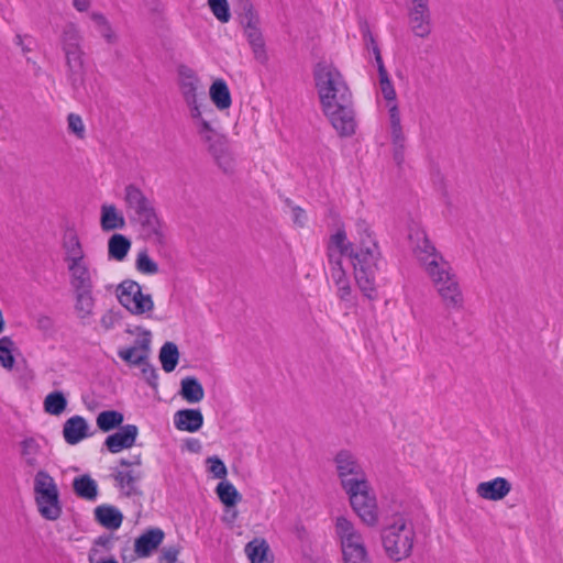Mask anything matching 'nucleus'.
<instances>
[{
	"mask_svg": "<svg viewBox=\"0 0 563 563\" xmlns=\"http://www.w3.org/2000/svg\"><path fill=\"white\" fill-rule=\"evenodd\" d=\"M327 255H328V263L332 264V263L342 261V257L344 255L349 256V252H341V251L332 250V247H328Z\"/></svg>",
	"mask_w": 563,
	"mask_h": 563,
	"instance_id": "nucleus-60",
	"label": "nucleus"
},
{
	"mask_svg": "<svg viewBox=\"0 0 563 563\" xmlns=\"http://www.w3.org/2000/svg\"><path fill=\"white\" fill-rule=\"evenodd\" d=\"M334 89H331L332 98L320 100L323 113L329 118L332 126L341 136H350L355 132V119L352 101V92L344 80L340 79Z\"/></svg>",
	"mask_w": 563,
	"mask_h": 563,
	"instance_id": "nucleus-3",
	"label": "nucleus"
},
{
	"mask_svg": "<svg viewBox=\"0 0 563 563\" xmlns=\"http://www.w3.org/2000/svg\"><path fill=\"white\" fill-rule=\"evenodd\" d=\"M409 23L415 35L427 37L431 33V16L428 2H417L409 12Z\"/></svg>",
	"mask_w": 563,
	"mask_h": 563,
	"instance_id": "nucleus-18",
	"label": "nucleus"
},
{
	"mask_svg": "<svg viewBox=\"0 0 563 563\" xmlns=\"http://www.w3.org/2000/svg\"><path fill=\"white\" fill-rule=\"evenodd\" d=\"M124 416L117 410H104L97 416V426L102 432H110L122 427Z\"/></svg>",
	"mask_w": 563,
	"mask_h": 563,
	"instance_id": "nucleus-35",
	"label": "nucleus"
},
{
	"mask_svg": "<svg viewBox=\"0 0 563 563\" xmlns=\"http://www.w3.org/2000/svg\"><path fill=\"white\" fill-rule=\"evenodd\" d=\"M143 338L137 339L133 346L120 349L118 355L130 365H141L148 358L151 351V331L143 330Z\"/></svg>",
	"mask_w": 563,
	"mask_h": 563,
	"instance_id": "nucleus-14",
	"label": "nucleus"
},
{
	"mask_svg": "<svg viewBox=\"0 0 563 563\" xmlns=\"http://www.w3.org/2000/svg\"><path fill=\"white\" fill-rule=\"evenodd\" d=\"M114 479L118 482L120 487H122V488L128 487V490L125 493L126 496L142 494L135 486V483L139 479H141V473L134 474L132 471H129V472L120 471L114 475Z\"/></svg>",
	"mask_w": 563,
	"mask_h": 563,
	"instance_id": "nucleus-40",
	"label": "nucleus"
},
{
	"mask_svg": "<svg viewBox=\"0 0 563 563\" xmlns=\"http://www.w3.org/2000/svg\"><path fill=\"white\" fill-rule=\"evenodd\" d=\"M67 404L68 401L64 393L55 390L45 397L43 406L46 413L59 416L65 411Z\"/></svg>",
	"mask_w": 563,
	"mask_h": 563,
	"instance_id": "nucleus-38",
	"label": "nucleus"
},
{
	"mask_svg": "<svg viewBox=\"0 0 563 563\" xmlns=\"http://www.w3.org/2000/svg\"><path fill=\"white\" fill-rule=\"evenodd\" d=\"M62 247L65 252V262L68 265L85 262V252L77 231L68 227L62 236Z\"/></svg>",
	"mask_w": 563,
	"mask_h": 563,
	"instance_id": "nucleus-16",
	"label": "nucleus"
},
{
	"mask_svg": "<svg viewBox=\"0 0 563 563\" xmlns=\"http://www.w3.org/2000/svg\"><path fill=\"white\" fill-rule=\"evenodd\" d=\"M99 33L110 44L117 41V35L114 34L108 22L104 24V26H100Z\"/></svg>",
	"mask_w": 563,
	"mask_h": 563,
	"instance_id": "nucleus-58",
	"label": "nucleus"
},
{
	"mask_svg": "<svg viewBox=\"0 0 563 563\" xmlns=\"http://www.w3.org/2000/svg\"><path fill=\"white\" fill-rule=\"evenodd\" d=\"M511 492V483L505 477H496L482 482L476 487V494L486 500L498 501Z\"/></svg>",
	"mask_w": 563,
	"mask_h": 563,
	"instance_id": "nucleus-17",
	"label": "nucleus"
},
{
	"mask_svg": "<svg viewBox=\"0 0 563 563\" xmlns=\"http://www.w3.org/2000/svg\"><path fill=\"white\" fill-rule=\"evenodd\" d=\"M373 54L375 55V62L377 64L378 76L387 74V70L385 68V65H384V62H383V58H382V55H380V49H379L378 46L374 47Z\"/></svg>",
	"mask_w": 563,
	"mask_h": 563,
	"instance_id": "nucleus-63",
	"label": "nucleus"
},
{
	"mask_svg": "<svg viewBox=\"0 0 563 563\" xmlns=\"http://www.w3.org/2000/svg\"><path fill=\"white\" fill-rule=\"evenodd\" d=\"M100 225L104 232L123 229L125 227V219L114 205H102Z\"/></svg>",
	"mask_w": 563,
	"mask_h": 563,
	"instance_id": "nucleus-29",
	"label": "nucleus"
},
{
	"mask_svg": "<svg viewBox=\"0 0 563 563\" xmlns=\"http://www.w3.org/2000/svg\"><path fill=\"white\" fill-rule=\"evenodd\" d=\"M356 230L360 238L355 250L349 257L354 267L356 284L363 295L369 300L377 298L376 273L382 268L383 258L376 240L372 236L366 221L358 220Z\"/></svg>",
	"mask_w": 563,
	"mask_h": 563,
	"instance_id": "nucleus-1",
	"label": "nucleus"
},
{
	"mask_svg": "<svg viewBox=\"0 0 563 563\" xmlns=\"http://www.w3.org/2000/svg\"><path fill=\"white\" fill-rule=\"evenodd\" d=\"M63 52L65 53V58H76L79 56L84 57V52L81 49V44L73 43V44H63Z\"/></svg>",
	"mask_w": 563,
	"mask_h": 563,
	"instance_id": "nucleus-54",
	"label": "nucleus"
},
{
	"mask_svg": "<svg viewBox=\"0 0 563 563\" xmlns=\"http://www.w3.org/2000/svg\"><path fill=\"white\" fill-rule=\"evenodd\" d=\"M140 366H142V374H143V377L145 378V380L147 382V384L151 387L156 388L158 385L157 369L151 363H148L147 360L145 361V363L141 364Z\"/></svg>",
	"mask_w": 563,
	"mask_h": 563,
	"instance_id": "nucleus-52",
	"label": "nucleus"
},
{
	"mask_svg": "<svg viewBox=\"0 0 563 563\" xmlns=\"http://www.w3.org/2000/svg\"><path fill=\"white\" fill-rule=\"evenodd\" d=\"M67 80L75 93L85 88L86 64L82 56L66 59Z\"/></svg>",
	"mask_w": 563,
	"mask_h": 563,
	"instance_id": "nucleus-24",
	"label": "nucleus"
},
{
	"mask_svg": "<svg viewBox=\"0 0 563 563\" xmlns=\"http://www.w3.org/2000/svg\"><path fill=\"white\" fill-rule=\"evenodd\" d=\"M76 297L75 309L79 318H86L91 314L95 299L92 297V289L74 291Z\"/></svg>",
	"mask_w": 563,
	"mask_h": 563,
	"instance_id": "nucleus-39",
	"label": "nucleus"
},
{
	"mask_svg": "<svg viewBox=\"0 0 563 563\" xmlns=\"http://www.w3.org/2000/svg\"><path fill=\"white\" fill-rule=\"evenodd\" d=\"M131 245V240L128 236L121 233L112 234L108 240V257L122 262L126 257Z\"/></svg>",
	"mask_w": 563,
	"mask_h": 563,
	"instance_id": "nucleus-30",
	"label": "nucleus"
},
{
	"mask_svg": "<svg viewBox=\"0 0 563 563\" xmlns=\"http://www.w3.org/2000/svg\"><path fill=\"white\" fill-rule=\"evenodd\" d=\"M14 350V342L10 336H2L0 339V366L5 369H12L15 364V358L12 354Z\"/></svg>",
	"mask_w": 563,
	"mask_h": 563,
	"instance_id": "nucleus-41",
	"label": "nucleus"
},
{
	"mask_svg": "<svg viewBox=\"0 0 563 563\" xmlns=\"http://www.w3.org/2000/svg\"><path fill=\"white\" fill-rule=\"evenodd\" d=\"M187 106L190 110V117L195 122L203 119L201 103L198 102V99L195 100V103H187Z\"/></svg>",
	"mask_w": 563,
	"mask_h": 563,
	"instance_id": "nucleus-59",
	"label": "nucleus"
},
{
	"mask_svg": "<svg viewBox=\"0 0 563 563\" xmlns=\"http://www.w3.org/2000/svg\"><path fill=\"white\" fill-rule=\"evenodd\" d=\"M139 434V428L135 424H125L104 440V445L111 453H119L124 449L134 445Z\"/></svg>",
	"mask_w": 563,
	"mask_h": 563,
	"instance_id": "nucleus-15",
	"label": "nucleus"
},
{
	"mask_svg": "<svg viewBox=\"0 0 563 563\" xmlns=\"http://www.w3.org/2000/svg\"><path fill=\"white\" fill-rule=\"evenodd\" d=\"M216 492L221 503L227 507H234L242 499V495L235 486L228 481L220 482Z\"/></svg>",
	"mask_w": 563,
	"mask_h": 563,
	"instance_id": "nucleus-37",
	"label": "nucleus"
},
{
	"mask_svg": "<svg viewBox=\"0 0 563 563\" xmlns=\"http://www.w3.org/2000/svg\"><path fill=\"white\" fill-rule=\"evenodd\" d=\"M335 531L341 539L342 547L347 545V543L358 542L362 539L361 534L354 529L353 523L345 517L336 518Z\"/></svg>",
	"mask_w": 563,
	"mask_h": 563,
	"instance_id": "nucleus-33",
	"label": "nucleus"
},
{
	"mask_svg": "<svg viewBox=\"0 0 563 563\" xmlns=\"http://www.w3.org/2000/svg\"><path fill=\"white\" fill-rule=\"evenodd\" d=\"M179 77V89L186 103H195L198 99L199 78L195 71L186 65H180L177 69Z\"/></svg>",
	"mask_w": 563,
	"mask_h": 563,
	"instance_id": "nucleus-21",
	"label": "nucleus"
},
{
	"mask_svg": "<svg viewBox=\"0 0 563 563\" xmlns=\"http://www.w3.org/2000/svg\"><path fill=\"white\" fill-rule=\"evenodd\" d=\"M415 530L402 516L382 531V543L387 556L393 561L408 558L413 547Z\"/></svg>",
	"mask_w": 563,
	"mask_h": 563,
	"instance_id": "nucleus-4",
	"label": "nucleus"
},
{
	"mask_svg": "<svg viewBox=\"0 0 563 563\" xmlns=\"http://www.w3.org/2000/svg\"><path fill=\"white\" fill-rule=\"evenodd\" d=\"M214 16L222 23H227L230 18L229 2H208Z\"/></svg>",
	"mask_w": 563,
	"mask_h": 563,
	"instance_id": "nucleus-48",
	"label": "nucleus"
},
{
	"mask_svg": "<svg viewBox=\"0 0 563 563\" xmlns=\"http://www.w3.org/2000/svg\"><path fill=\"white\" fill-rule=\"evenodd\" d=\"M331 277H332L333 282L335 283L336 287L349 283V279L346 277L344 269L338 268L336 271L332 272Z\"/></svg>",
	"mask_w": 563,
	"mask_h": 563,
	"instance_id": "nucleus-62",
	"label": "nucleus"
},
{
	"mask_svg": "<svg viewBox=\"0 0 563 563\" xmlns=\"http://www.w3.org/2000/svg\"><path fill=\"white\" fill-rule=\"evenodd\" d=\"M388 113L390 122V133L402 132L400 112L396 101H393V104L388 109Z\"/></svg>",
	"mask_w": 563,
	"mask_h": 563,
	"instance_id": "nucleus-51",
	"label": "nucleus"
},
{
	"mask_svg": "<svg viewBox=\"0 0 563 563\" xmlns=\"http://www.w3.org/2000/svg\"><path fill=\"white\" fill-rule=\"evenodd\" d=\"M292 220L299 227H303L306 223V220H307L306 211L298 206L294 207L292 208Z\"/></svg>",
	"mask_w": 563,
	"mask_h": 563,
	"instance_id": "nucleus-57",
	"label": "nucleus"
},
{
	"mask_svg": "<svg viewBox=\"0 0 563 563\" xmlns=\"http://www.w3.org/2000/svg\"><path fill=\"white\" fill-rule=\"evenodd\" d=\"M197 132L203 143L208 142V139H213L219 133L211 126V123L206 118L195 122Z\"/></svg>",
	"mask_w": 563,
	"mask_h": 563,
	"instance_id": "nucleus-46",
	"label": "nucleus"
},
{
	"mask_svg": "<svg viewBox=\"0 0 563 563\" xmlns=\"http://www.w3.org/2000/svg\"><path fill=\"white\" fill-rule=\"evenodd\" d=\"M207 463L210 464L209 471L216 478L224 479L228 474V470L223 461L218 456H210L207 459Z\"/></svg>",
	"mask_w": 563,
	"mask_h": 563,
	"instance_id": "nucleus-47",
	"label": "nucleus"
},
{
	"mask_svg": "<svg viewBox=\"0 0 563 563\" xmlns=\"http://www.w3.org/2000/svg\"><path fill=\"white\" fill-rule=\"evenodd\" d=\"M179 553H180V547H178V545L165 547L162 550L159 561L166 562V563H178L177 559H178Z\"/></svg>",
	"mask_w": 563,
	"mask_h": 563,
	"instance_id": "nucleus-53",
	"label": "nucleus"
},
{
	"mask_svg": "<svg viewBox=\"0 0 563 563\" xmlns=\"http://www.w3.org/2000/svg\"><path fill=\"white\" fill-rule=\"evenodd\" d=\"M361 31H362L366 47L372 48V51L374 52V47L378 46V45L369 30L368 23L366 21L361 24Z\"/></svg>",
	"mask_w": 563,
	"mask_h": 563,
	"instance_id": "nucleus-55",
	"label": "nucleus"
},
{
	"mask_svg": "<svg viewBox=\"0 0 563 563\" xmlns=\"http://www.w3.org/2000/svg\"><path fill=\"white\" fill-rule=\"evenodd\" d=\"M73 489L77 497L88 501H95L99 493L97 482L88 474L75 477Z\"/></svg>",
	"mask_w": 563,
	"mask_h": 563,
	"instance_id": "nucleus-27",
	"label": "nucleus"
},
{
	"mask_svg": "<svg viewBox=\"0 0 563 563\" xmlns=\"http://www.w3.org/2000/svg\"><path fill=\"white\" fill-rule=\"evenodd\" d=\"M124 205L128 219L137 227L143 240L156 246L166 245V224L159 218L154 201L136 185L124 188Z\"/></svg>",
	"mask_w": 563,
	"mask_h": 563,
	"instance_id": "nucleus-2",
	"label": "nucleus"
},
{
	"mask_svg": "<svg viewBox=\"0 0 563 563\" xmlns=\"http://www.w3.org/2000/svg\"><path fill=\"white\" fill-rule=\"evenodd\" d=\"M211 101L219 110L230 108L232 103L231 93L227 82L223 79H217L209 89Z\"/></svg>",
	"mask_w": 563,
	"mask_h": 563,
	"instance_id": "nucleus-31",
	"label": "nucleus"
},
{
	"mask_svg": "<svg viewBox=\"0 0 563 563\" xmlns=\"http://www.w3.org/2000/svg\"><path fill=\"white\" fill-rule=\"evenodd\" d=\"M345 494L352 509L367 526L374 527L378 522L377 500L368 481L347 483L344 485Z\"/></svg>",
	"mask_w": 563,
	"mask_h": 563,
	"instance_id": "nucleus-6",
	"label": "nucleus"
},
{
	"mask_svg": "<svg viewBox=\"0 0 563 563\" xmlns=\"http://www.w3.org/2000/svg\"><path fill=\"white\" fill-rule=\"evenodd\" d=\"M67 269L70 275V286L74 291L93 288L89 267L86 262L68 265Z\"/></svg>",
	"mask_w": 563,
	"mask_h": 563,
	"instance_id": "nucleus-25",
	"label": "nucleus"
},
{
	"mask_svg": "<svg viewBox=\"0 0 563 563\" xmlns=\"http://www.w3.org/2000/svg\"><path fill=\"white\" fill-rule=\"evenodd\" d=\"M34 493L37 510L51 521L57 520L62 512L59 493L54 478L46 471H38L34 477Z\"/></svg>",
	"mask_w": 563,
	"mask_h": 563,
	"instance_id": "nucleus-5",
	"label": "nucleus"
},
{
	"mask_svg": "<svg viewBox=\"0 0 563 563\" xmlns=\"http://www.w3.org/2000/svg\"><path fill=\"white\" fill-rule=\"evenodd\" d=\"M328 247L349 253L351 250H354L352 243L347 241L346 233L343 228L338 229V231L331 235Z\"/></svg>",
	"mask_w": 563,
	"mask_h": 563,
	"instance_id": "nucleus-44",
	"label": "nucleus"
},
{
	"mask_svg": "<svg viewBox=\"0 0 563 563\" xmlns=\"http://www.w3.org/2000/svg\"><path fill=\"white\" fill-rule=\"evenodd\" d=\"M313 80L320 100L332 98L331 89L336 87V82L343 78L340 70L331 63L319 62L313 67Z\"/></svg>",
	"mask_w": 563,
	"mask_h": 563,
	"instance_id": "nucleus-12",
	"label": "nucleus"
},
{
	"mask_svg": "<svg viewBox=\"0 0 563 563\" xmlns=\"http://www.w3.org/2000/svg\"><path fill=\"white\" fill-rule=\"evenodd\" d=\"M410 239L413 243V253L424 267L427 274L433 276L438 269H441V273H443V267H448L449 262L438 252L427 233L423 230H416L410 233Z\"/></svg>",
	"mask_w": 563,
	"mask_h": 563,
	"instance_id": "nucleus-8",
	"label": "nucleus"
},
{
	"mask_svg": "<svg viewBox=\"0 0 563 563\" xmlns=\"http://www.w3.org/2000/svg\"><path fill=\"white\" fill-rule=\"evenodd\" d=\"M36 325L43 332H48L54 328V321L51 317L41 314L36 318Z\"/></svg>",
	"mask_w": 563,
	"mask_h": 563,
	"instance_id": "nucleus-56",
	"label": "nucleus"
},
{
	"mask_svg": "<svg viewBox=\"0 0 563 563\" xmlns=\"http://www.w3.org/2000/svg\"><path fill=\"white\" fill-rule=\"evenodd\" d=\"M205 144L217 165L224 173H231L234 167V158L230 151L227 137L222 134H218L217 136H213V139H208V142Z\"/></svg>",
	"mask_w": 563,
	"mask_h": 563,
	"instance_id": "nucleus-13",
	"label": "nucleus"
},
{
	"mask_svg": "<svg viewBox=\"0 0 563 563\" xmlns=\"http://www.w3.org/2000/svg\"><path fill=\"white\" fill-rule=\"evenodd\" d=\"M334 463L342 489L347 483L367 479L358 459L351 451L340 450L334 456Z\"/></svg>",
	"mask_w": 563,
	"mask_h": 563,
	"instance_id": "nucleus-11",
	"label": "nucleus"
},
{
	"mask_svg": "<svg viewBox=\"0 0 563 563\" xmlns=\"http://www.w3.org/2000/svg\"><path fill=\"white\" fill-rule=\"evenodd\" d=\"M21 457L27 467L34 468L38 465L37 455L41 453V445L33 437L25 438L20 443Z\"/></svg>",
	"mask_w": 563,
	"mask_h": 563,
	"instance_id": "nucleus-32",
	"label": "nucleus"
},
{
	"mask_svg": "<svg viewBox=\"0 0 563 563\" xmlns=\"http://www.w3.org/2000/svg\"><path fill=\"white\" fill-rule=\"evenodd\" d=\"M345 563H371L363 540L342 547Z\"/></svg>",
	"mask_w": 563,
	"mask_h": 563,
	"instance_id": "nucleus-36",
	"label": "nucleus"
},
{
	"mask_svg": "<svg viewBox=\"0 0 563 563\" xmlns=\"http://www.w3.org/2000/svg\"><path fill=\"white\" fill-rule=\"evenodd\" d=\"M180 397L189 404H197L205 397L201 383L195 376H186L180 382Z\"/></svg>",
	"mask_w": 563,
	"mask_h": 563,
	"instance_id": "nucleus-28",
	"label": "nucleus"
},
{
	"mask_svg": "<svg viewBox=\"0 0 563 563\" xmlns=\"http://www.w3.org/2000/svg\"><path fill=\"white\" fill-rule=\"evenodd\" d=\"M135 268L144 275H155L159 271L158 264L150 257L147 250H142L137 253Z\"/></svg>",
	"mask_w": 563,
	"mask_h": 563,
	"instance_id": "nucleus-42",
	"label": "nucleus"
},
{
	"mask_svg": "<svg viewBox=\"0 0 563 563\" xmlns=\"http://www.w3.org/2000/svg\"><path fill=\"white\" fill-rule=\"evenodd\" d=\"M244 551L251 563H274V556L265 539H253L246 543Z\"/></svg>",
	"mask_w": 563,
	"mask_h": 563,
	"instance_id": "nucleus-26",
	"label": "nucleus"
},
{
	"mask_svg": "<svg viewBox=\"0 0 563 563\" xmlns=\"http://www.w3.org/2000/svg\"><path fill=\"white\" fill-rule=\"evenodd\" d=\"M96 521L109 530H117L123 521L122 512L112 505H100L93 510Z\"/></svg>",
	"mask_w": 563,
	"mask_h": 563,
	"instance_id": "nucleus-23",
	"label": "nucleus"
},
{
	"mask_svg": "<svg viewBox=\"0 0 563 563\" xmlns=\"http://www.w3.org/2000/svg\"><path fill=\"white\" fill-rule=\"evenodd\" d=\"M119 302L132 314L140 316L154 309L150 294H143L142 286L132 279H124L115 289Z\"/></svg>",
	"mask_w": 563,
	"mask_h": 563,
	"instance_id": "nucleus-7",
	"label": "nucleus"
},
{
	"mask_svg": "<svg viewBox=\"0 0 563 563\" xmlns=\"http://www.w3.org/2000/svg\"><path fill=\"white\" fill-rule=\"evenodd\" d=\"M165 533L161 528H150L135 539L134 552L139 558H148L163 542Z\"/></svg>",
	"mask_w": 563,
	"mask_h": 563,
	"instance_id": "nucleus-19",
	"label": "nucleus"
},
{
	"mask_svg": "<svg viewBox=\"0 0 563 563\" xmlns=\"http://www.w3.org/2000/svg\"><path fill=\"white\" fill-rule=\"evenodd\" d=\"M159 361L166 373L173 372L179 360V351L174 342H165L159 350Z\"/></svg>",
	"mask_w": 563,
	"mask_h": 563,
	"instance_id": "nucleus-34",
	"label": "nucleus"
},
{
	"mask_svg": "<svg viewBox=\"0 0 563 563\" xmlns=\"http://www.w3.org/2000/svg\"><path fill=\"white\" fill-rule=\"evenodd\" d=\"M89 435V426L84 417L73 416L64 422L63 437L66 443L75 445Z\"/></svg>",
	"mask_w": 563,
	"mask_h": 563,
	"instance_id": "nucleus-20",
	"label": "nucleus"
},
{
	"mask_svg": "<svg viewBox=\"0 0 563 563\" xmlns=\"http://www.w3.org/2000/svg\"><path fill=\"white\" fill-rule=\"evenodd\" d=\"M112 540L113 538L111 534H102L95 540V544L106 549H110L112 545Z\"/></svg>",
	"mask_w": 563,
	"mask_h": 563,
	"instance_id": "nucleus-64",
	"label": "nucleus"
},
{
	"mask_svg": "<svg viewBox=\"0 0 563 563\" xmlns=\"http://www.w3.org/2000/svg\"><path fill=\"white\" fill-rule=\"evenodd\" d=\"M393 144V158L398 167L405 162L406 136L404 132L390 133Z\"/></svg>",
	"mask_w": 563,
	"mask_h": 563,
	"instance_id": "nucleus-43",
	"label": "nucleus"
},
{
	"mask_svg": "<svg viewBox=\"0 0 563 563\" xmlns=\"http://www.w3.org/2000/svg\"><path fill=\"white\" fill-rule=\"evenodd\" d=\"M379 86H380L383 97L385 98L386 101H388V102L396 101V91H395L391 80L389 79L388 73L384 74V75H379Z\"/></svg>",
	"mask_w": 563,
	"mask_h": 563,
	"instance_id": "nucleus-49",
	"label": "nucleus"
},
{
	"mask_svg": "<svg viewBox=\"0 0 563 563\" xmlns=\"http://www.w3.org/2000/svg\"><path fill=\"white\" fill-rule=\"evenodd\" d=\"M184 446L192 453H199L202 449L201 442L198 439L190 438L185 441Z\"/></svg>",
	"mask_w": 563,
	"mask_h": 563,
	"instance_id": "nucleus-61",
	"label": "nucleus"
},
{
	"mask_svg": "<svg viewBox=\"0 0 563 563\" xmlns=\"http://www.w3.org/2000/svg\"><path fill=\"white\" fill-rule=\"evenodd\" d=\"M81 44V35L75 24L69 23L65 26L62 36V44Z\"/></svg>",
	"mask_w": 563,
	"mask_h": 563,
	"instance_id": "nucleus-50",
	"label": "nucleus"
},
{
	"mask_svg": "<svg viewBox=\"0 0 563 563\" xmlns=\"http://www.w3.org/2000/svg\"><path fill=\"white\" fill-rule=\"evenodd\" d=\"M176 429L187 432H197L203 424V416L199 409H180L174 415Z\"/></svg>",
	"mask_w": 563,
	"mask_h": 563,
	"instance_id": "nucleus-22",
	"label": "nucleus"
},
{
	"mask_svg": "<svg viewBox=\"0 0 563 563\" xmlns=\"http://www.w3.org/2000/svg\"><path fill=\"white\" fill-rule=\"evenodd\" d=\"M429 277L433 282L446 309L460 310L463 308V295L450 264H448V267H443V273H441V269H438L433 276Z\"/></svg>",
	"mask_w": 563,
	"mask_h": 563,
	"instance_id": "nucleus-9",
	"label": "nucleus"
},
{
	"mask_svg": "<svg viewBox=\"0 0 563 563\" xmlns=\"http://www.w3.org/2000/svg\"><path fill=\"white\" fill-rule=\"evenodd\" d=\"M68 131L75 134L78 139L85 137V124L79 114L69 113L67 117Z\"/></svg>",
	"mask_w": 563,
	"mask_h": 563,
	"instance_id": "nucleus-45",
	"label": "nucleus"
},
{
	"mask_svg": "<svg viewBox=\"0 0 563 563\" xmlns=\"http://www.w3.org/2000/svg\"><path fill=\"white\" fill-rule=\"evenodd\" d=\"M242 11L239 13L240 22L244 26V33L253 49L254 56L261 63L267 59L265 42L258 27L260 18L252 2H242Z\"/></svg>",
	"mask_w": 563,
	"mask_h": 563,
	"instance_id": "nucleus-10",
	"label": "nucleus"
}]
</instances>
